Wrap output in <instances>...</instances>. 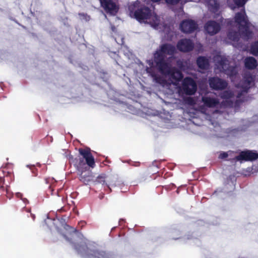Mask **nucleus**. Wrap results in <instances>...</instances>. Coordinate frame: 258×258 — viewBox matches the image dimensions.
<instances>
[{
	"label": "nucleus",
	"instance_id": "1",
	"mask_svg": "<svg viewBox=\"0 0 258 258\" xmlns=\"http://www.w3.org/2000/svg\"><path fill=\"white\" fill-rule=\"evenodd\" d=\"M176 51L174 46L165 44L161 45L154 54V60H147V63L152 68L155 65L159 72L169 81H163L162 84L163 91L168 95L174 94L181 95L185 94L192 95L197 91V85L190 78L186 77L182 81L181 86L180 82L183 78L181 72L174 68H172L166 61L167 55H172Z\"/></svg>",
	"mask_w": 258,
	"mask_h": 258
},
{
	"label": "nucleus",
	"instance_id": "2",
	"mask_svg": "<svg viewBox=\"0 0 258 258\" xmlns=\"http://www.w3.org/2000/svg\"><path fill=\"white\" fill-rule=\"evenodd\" d=\"M214 61L215 63V69L218 70L220 72H224L230 77L231 81L235 83L236 87L241 89V93L238 94L234 102L233 100H235V97L233 94L230 91H225L221 94V98L224 100L221 106L224 107H233L236 110L239 106L240 101H241V97L243 95V93H246L252 85L254 81V78L249 73H245L242 81L239 84H236L235 80L237 78L236 76L238 71L237 67L230 66L225 56L219 54L214 57ZM244 101L242 100V101Z\"/></svg>",
	"mask_w": 258,
	"mask_h": 258
},
{
	"label": "nucleus",
	"instance_id": "3",
	"mask_svg": "<svg viewBox=\"0 0 258 258\" xmlns=\"http://www.w3.org/2000/svg\"><path fill=\"white\" fill-rule=\"evenodd\" d=\"M188 101L189 103L193 104L194 107L196 108L197 112L200 113L206 119L211 122L214 131L216 132L215 136L221 138L227 136L219 123L212 120V118H214L217 114L220 115L219 111L216 109L219 105V101L213 94H206L202 96L201 100L196 102L191 98H189Z\"/></svg>",
	"mask_w": 258,
	"mask_h": 258
},
{
	"label": "nucleus",
	"instance_id": "4",
	"mask_svg": "<svg viewBox=\"0 0 258 258\" xmlns=\"http://www.w3.org/2000/svg\"><path fill=\"white\" fill-rule=\"evenodd\" d=\"M235 6H230L231 9L235 10L236 8H241L240 12L235 14L234 23L238 28L239 32L230 31L228 34V38L234 42H238L240 36L244 39H248L252 37V32L250 31V24L248 22L245 14L244 5L247 0H233Z\"/></svg>",
	"mask_w": 258,
	"mask_h": 258
},
{
	"label": "nucleus",
	"instance_id": "5",
	"mask_svg": "<svg viewBox=\"0 0 258 258\" xmlns=\"http://www.w3.org/2000/svg\"><path fill=\"white\" fill-rule=\"evenodd\" d=\"M141 2H137L128 7L131 17H134L140 23L149 24L154 29L159 31H166L167 29L163 19L158 17L147 7L140 6Z\"/></svg>",
	"mask_w": 258,
	"mask_h": 258
},
{
	"label": "nucleus",
	"instance_id": "6",
	"mask_svg": "<svg viewBox=\"0 0 258 258\" xmlns=\"http://www.w3.org/2000/svg\"><path fill=\"white\" fill-rule=\"evenodd\" d=\"M79 151L82 158H80L77 163V168L80 172V180L84 183L87 184L91 180V174L90 172L87 173L84 172L88 170V167L94 168L95 166V160L90 149H80Z\"/></svg>",
	"mask_w": 258,
	"mask_h": 258
},
{
	"label": "nucleus",
	"instance_id": "7",
	"mask_svg": "<svg viewBox=\"0 0 258 258\" xmlns=\"http://www.w3.org/2000/svg\"><path fill=\"white\" fill-rule=\"evenodd\" d=\"M75 248L83 256H87L88 258H113L111 255L103 251L88 250L85 244H82L79 247L76 246Z\"/></svg>",
	"mask_w": 258,
	"mask_h": 258
},
{
	"label": "nucleus",
	"instance_id": "8",
	"mask_svg": "<svg viewBox=\"0 0 258 258\" xmlns=\"http://www.w3.org/2000/svg\"><path fill=\"white\" fill-rule=\"evenodd\" d=\"M101 6L106 13L115 15L118 11V8L116 4V0H99Z\"/></svg>",
	"mask_w": 258,
	"mask_h": 258
},
{
	"label": "nucleus",
	"instance_id": "9",
	"mask_svg": "<svg viewBox=\"0 0 258 258\" xmlns=\"http://www.w3.org/2000/svg\"><path fill=\"white\" fill-rule=\"evenodd\" d=\"M209 82L210 87L215 90H222L227 86V83L226 81L218 78H210Z\"/></svg>",
	"mask_w": 258,
	"mask_h": 258
},
{
	"label": "nucleus",
	"instance_id": "10",
	"mask_svg": "<svg viewBox=\"0 0 258 258\" xmlns=\"http://www.w3.org/2000/svg\"><path fill=\"white\" fill-rule=\"evenodd\" d=\"M235 158L238 161H252L258 158V153L253 151H243Z\"/></svg>",
	"mask_w": 258,
	"mask_h": 258
},
{
	"label": "nucleus",
	"instance_id": "11",
	"mask_svg": "<svg viewBox=\"0 0 258 258\" xmlns=\"http://www.w3.org/2000/svg\"><path fill=\"white\" fill-rule=\"evenodd\" d=\"M180 28L184 33H191L197 28V25L191 20H186L181 23Z\"/></svg>",
	"mask_w": 258,
	"mask_h": 258
},
{
	"label": "nucleus",
	"instance_id": "12",
	"mask_svg": "<svg viewBox=\"0 0 258 258\" xmlns=\"http://www.w3.org/2000/svg\"><path fill=\"white\" fill-rule=\"evenodd\" d=\"M194 44L190 39H183L180 40L177 44V48L181 51L188 52L192 50Z\"/></svg>",
	"mask_w": 258,
	"mask_h": 258
},
{
	"label": "nucleus",
	"instance_id": "13",
	"mask_svg": "<svg viewBox=\"0 0 258 258\" xmlns=\"http://www.w3.org/2000/svg\"><path fill=\"white\" fill-rule=\"evenodd\" d=\"M207 32L210 35H214L219 32L220 29V24L213 21H208L205 26Z\"/></svg>",
	"mask_w": 258,
	"mask_h": 258
},
{
	"label": "nucleus",
	"instance_id": "14",
	"mask_svg": "<svg viewBox=\"0 0 258 258\" xmlns=\"http://www.w3.org/2000/svg\"><path fill=\"white\" fill-rule=\"evenodd\" d=\"M245 68L249 70H253L256 68L257 66V61L255 58L249 56L244 59Z\"/></svg>",
	"mask_w": 258,
	"mask_h": 258
},
{
	"label": "nucleus",
	"instance_id": "15",
	"mask_svg": "<svg viewBox=\"0 0 258 258\" xmlns=\"http://www.w3.org/2000/svg\"><path fill=\"white\" fill-rule=\"evenodd\" d=\"M197 63L199 68L202 70H206L209 66V60L204 56H200L197 58Z\"/></svg>",
	"mask_w": 258,
	"mask_h": 258
},
{
	"label": "nucleus",
	"instance_id": "16",
	"mask_svg": "<svg viewBox=\"0 0 258 258\" xmlns=\"http://www.w3.org/2000/svg\"><path fill=\"white\" fill-rule=\"evenodd\" d=\"M249 52L250 54L258 56V41H256L251 45Z\"/></svg>",
	"mask_w": 258,
	"mask_h": 258
},
{
	"label": "nucleus",
	"instance_id": "17",
	"mask_svg": "<svg viewBox=\"0 0 258 258\" xmlns=\"http://www.w3.org/2000/svg\"><path fill=\"white\" fill-rule=\"evenodd\" d=\"M80 19L82 20L88 21L90 20V16L84 13L79 14Z\"/></svg>",
	"mask_w": 258,
	"mask_h": 258
},
{
	"label": "nucleus",
	"instance_id": "18",
	"mask_svg": "<svg viewBox=\"0 0 258 258\" xmlns=\"http://www.w3.org/2000/svg\"><path fill=\"white\" fill-rule=\"evenodd\" d=\"M180 0H165L166 3L168 5H174L177 4Z\"/></svg>",
	"mask_w": 258,
	"mask_h": 258
},
{
	"label": "nucleus",
	"instance_id": "19",
	"mask_svg": "<svg viewBox=\"0 0 258 258\" xmlns=\"http://www.w3.org/2000/svg\"><path fill=\"white\" fill-rule=\"evenodd\" d=\"M231 153V152L221 153L219 157L221 159H225L228 157L229 153Z\"/></svg>",
	"mask_w": 258,
	"mask_h": 258
},
{
	"label": "nucleus",
	"instance_id": "20",
	"mask_svg": "<svg viewBox=\"0 0 258 258\" xmlns=\"http://www.w3.org/2000/svg\"><path fill=\"white\" fill-rule=\"evenodd\" d=\"M16 196L18 198L21 199L24 203H26L27 202V200L26 199L22 198V195L20 192L16 193Z\"/></svg>",
	"mask_w": 258,
	"mask_h": 258
},
{
	"label": "nucleus",
	"instance_id": "21",
	"mask_svg": "<svg viewBox=\"0 0 258 258\" xmlns=\"http://www.w3.org/2000/svg\"><path fill=\"white\" fill-rule=\"evenodd\" d=\"M146 71H147V72L149 74H150L156 80V77L154 76V74L153 73H152L151 72V69L150 68H147L146 69Z\"/></svg>",
	"mask_w": 258,
	"mask_h": 258
},
{
	"label": "nucleus",
	"instance_id": "22",
	"mask_svg": "<svg viewBox=\"0 0 258 258\" xmlns=\"http://www.w3.org/2000/svg\"><path fill=\"white\" fill-rule=\"evenodd\" d=\"M65 154V156L69 159L73 158L72 156L70 154V152L68 151L66 152Z\"/></svg>",
	"mask_w": 258,
	"mask_h": 258
},
{
	"label": "nucleus",
	"instance_id": "23",
	"mask_svg": "<svg viewBox=\"0 0 258 258\" xmlns=\"http://www.w3.org/2000/svg\"><path fill=\"white\" fill-rule=\"evenodd\" d=\"M226 21L227 22V25H229V26H232V22L231 21H230V20H226Z\"/></svg>",
	"mask_w": 258,
	"mask_h": 258
},
{
	"label": "nucleus",
	"instance_id": "24",
	"mask_svg": "<svg viewBox=\"0 0 258 258\" xmlns=\"http://www.w3.org/2000/svg\"><path fill=\"white\" fill-rule=\"evenodd\" d=\"M98 178L99 179H104L105 178V175H99L98 177Z\"/></svg>",
	"mask_w": 258,
	"mask_h": 258
},
{
	"label": "nucleus",
	"instance_id": "25",
	"mask_svg": "<svg viewBox=\"0 0 258 258\" xmlns=\"http://www.w3.org/2000/svg\"><path fill=\"white\" fill-rule=\"evenodd\" d=\"M111 29H112V31H114L115 27L114 26H112Z\"/></svg>",
	"mask_w": 258,
	"mask_h": 258
},
{
	"label": "nucleus",
	"instance_id": "26",
	"mask_svg": "<svg viewBox=\"0 0 258 258\" xmlns=\"http://www.w3.org/2000/svg\"><path fill=\"white\" fill-rule=\"evenodd\" d=\"M72 229V230H71V232H72V231H73V232H74V231H75V230H74L72 228V229Z\"/></svg>",
	"mask_w": 258,
	"mask_h": 258
},
{
	"label": "nucleus",
	"instance_id": "27",
	"mask_svg": "<svg viewBox=\"0 0 258 258\" xmlns=\"http://www.w3.org/2000/svg\"><path fill=\"white\" fill-rule=\"evenodd\" d=\"M67 227L69 228H70V229H72V228H71V227H69V226H68V225L67 226Z\"/></svg>",
	"mask_w": 258,
	"mask_h": 258
}]
</instances>
